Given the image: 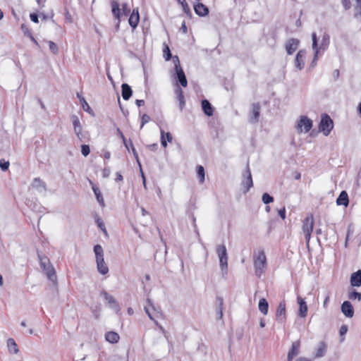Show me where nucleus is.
<instances>
[{
    "instance_id": "nucleus-1",
    "label": "nucleus",
    "mask_w": 361,
    "mask_h": 361,
    "mask_svg": "<svg viewBox=\"0 0 361 361\" xmlns=\"http://www.w3.org/2000/svg\"><path fill=\"white\" fill-rule=\"evenodd\" d=\"M97 271L102 275L109 272V267L104 262V250L102 247L97 244L94 246Z\"/></svg>"
},
{
    "instance_id": "nucleus-2",
    "label": "nucleus",
    "mask_w": 361,
    "mask_h": 361,
    "mask_svg": "<svg viewBox=\"0 0 361 361\" xmlns=\"http://www.w3.org/2000/svg\"><path fill=\"white\" fill-rule=\"evenodd\" d=\"M267 257L264 250L258 252L257 255L254 257V268L255 275L260 278L264 271L267 269Z\"/></svg>"
},
{
    "instance_id": "nucleus-3",
    "label": "nucleus",
    "mask_w": 361,
    "mask_h": 361,
    "mask_svg": "<svg viewBox=\"0 0 361 361\" xmlns=\"http://www.w3.org/2000/svg\"><path fill=\"white\" fill-rule=\"evenodd\" d=\"M240 185L244 194L247 193L253 186V180L248 163L247 164L245 169L242 174V181Z\"/></svg>"
},
{
    "instance_id": "nucleus-4",
    "label": "nucleus",
    "mask_w": 361,
    "mask_h": 361,
    "mask_svg": "<svg viewBox=\"0 0 361 361\" xmlns=\"http://www.w3.org/2000/svg\"><path fill=\"white\" fill-rule=\"evenodd\" d=\"M334 128V122L327 114L322 115L321 121L319 124V130L323 133L325 136H328Z\"/></svg>"
},
{
    "instance_id": "nucleus-5",
    "label": "nucleus",
    "mask_w": 361,
    "mask_h": 361,
    "mask_svg": "<svg viewBox=\"0 0 361 361\" xmlns=\"http://www.w3.org/2000/svg\"><path fill=\"white\" fill-rule=\"evenodd\" d=\"M216 252L219 258V264L221 271L226 273L228 270V254L227 250L225 245H219L216 247Z\"/></svg>"
},
{
    "instance_id": "nucleus-6",
    "label": "nucleus",
    "mask_w": 361,
    "mask_h": 361,
    "mask_svg": "<svg viewBox=\"0 0 361 361\" xmlns=\"http://www.w3.org/2000/svg\"><path fill=\"white\" fill-rule=\"evenodd\" d=\"M313 122L307 116H301L299 121L297 124V129L298 131H302V127H304L305 133L309 132L312 128Z\"/></svg>"
},
{
    "instance_id": "nucleus-7",
    "label": "nucleus",
    "mask_w": 361,
    "mask_h": 361,
    "mask_svg": "<svg viewBox=\"0 0 361 361\" xmlns=\"http://www.w3.org/2000/svg\"><path fill=\"white\" fill-rule=\"evenodd\" d=\"M276 320L277 322L283 324L286 320V302L282 300L279 302L276 312Z\"/></svg>"
},
{
    "instance_id": "nucleus-8",
    "label": "nucleus",
    "mask_w": 361,
    "mask_h": 361,
    "mask_svg": "<svg viewBox=\"0 0 361 361\" xmlns=\"http://www.w3.org/2000/svg\"><path fill=\"white\" fill-rule=\"evenodd\" d=\"M100 295L107 301L110 308L114 310L116 312H118L121 310L118 302L114 298L112 295L109 294L106 290H102Z\"/></svg>"
},
{
    "instance_id": "nucleus-9",
    "label": "nucleus",
    "mask_w": 361,
    "mask_h": 361,
    "mask_svg": "<svg viewBox=\"0 0 361 361\" xmlns=\"http://www.w3.org/2000/svg\"><path fill=\"white\" fill-rule=\"evenodd\" d=\"M41 268L43 269V271L45 272L47 278L49 280H50L51 282H53L54 284L57 283V276L56 274V271L52 266L51 263L49 264H44V266H40Z\"/></svg>"
},
{
    "instance_id": "nucleus-10",
    "label": "nucleus",
    "mask_w": 361,
    "mask_h": 361,
    "mask_svg": "<svg viewBox=\"0 0 361 361\" xmlns=\"http://www.w3.org/2000/svg\"><path fill=\"white\" fill-rule=\"evenodd\" d=\"M341 312L347 317L352 318L354 316L355 311L353 305L350 301L345 300L341 305Z\"/></svg>"
},
{
    "instance_id": "nucleus-11",
    "label": "nucleus",
    "mask_w": 361,
    "mask_h": 361,
    "mask_svg": "<svg viewBox=\"0 0 361 361\" xmlns=\"http://www.w3.org/2000/svg\"><path fill=\"white\" fill-rule=\"evenodd\" d=\"M300 40L296 38H291L286 43V50L288 55L293 54L298 48Z\"/></svg>"
},
{
    "instance_id": "nucleus-12",
    "label": "nucleus",
    "mask_w": 361,
    "mask_h": 361,
    "mask_svg": "<svg viewBox=\"0 0 361 361\" xmlns=\"http://www.w3.org/2000/svg\"><path fill=\"white\" fill-rule=\"evenodd\" d=\"M300 341H294L288 353L287 361H292L293 357L300 353Z\"/></svg>"
},
{
    "instance_id": "nucleus-13",
    "label": "nucleus",
    "mask_w": 361,
    "mask_h": 361,
    "mask_svg": "<svg viewBox=\"0 0 361 361\" xmlns=\"http://www.w3.org/2000/svg\"><path fill=\"white\" fill-rule=\"evenodd\" d=\"M140 22V14L138 8H134L130 15L128 23L133 29H135Z\"/></svg>"
},
{
    "instance_id": "nucleus-14",
    "label": "nucleus",
    "mask_w": 361,
    "mask_h": 361,
    "mask_svg": "<svg viewBox=\"0 0 361 361\" xmlns=\"http://www.w3.org/2000/svg\"><path fill=\"white\" fill-rule=\"evenodd\" d=\"M306 51L304 49L300 50L295 56V66L299 70H302L305 67V61L304 59L305 57Z\"/></svg>"
},
{
    "instance_id": "nucleus-15",
    "label": "nucleus",
    "mask_w": 361,
    "mask_h": 361,
    "mask_svg": "<svg viewBox=\"0 0 361 361\" xmlns=\"http://www.w3.org/2000/svg\"><path fill=\"white\" fill-rule=\"evenodd\" d=\"M193 7L195 13L200 17L206 16L209 13V8L202 3L198 2Z\"/></svg>"
},
{
    "instance_id": "nucleus-16",
    "label": "nucleus",
    "mask_w": 361,
    "mask_h": 361,
    "mask_svg": "<svg viewBox=\"0 0 361 361\" xmlns=\"http://www.w3.org/2000/svg\"><path fill=\"white\" fill-rule=\"evenodd\" d=\"M175 79L182 87H187L188 80L183 69L175 71Z\"/></svg>"
},
{
    "instance_id": "nucleus-17",
    "label": "nucleus",
    "mask_w": 361,
    "mask_h": 361,
    "mask_svg": "<svg viewBox=\"0 0 361 361\" xmlns=\"http://www.w3.org/2000/svg\"><path fill=\"white\" fill-rule=\"evenodd\" d=\"M261 106L259 103H254L252 105V116L250 119V122L252 123H256L259 121V117L260 115Z\"/></svg>"
},
{
    "instance_id": "nucleus-18",
    "label": "nucleus",
    "mask_w": 361,
    "mask_h": 361,
    "mask_svg": "<svg viewBox=\"0 0 361 361\" xmlns=\"http://www.w3.org/2000/svg\"><path fill=\"white\" fill-rule=\"evenodd\" d=\"M111 5L112 14L115 17V18L118 20V23L116 25V28L118 29L119 27V24L121 22V9L119 8V4L117 1L112 0L111 1Z\"/></svg>"
},
{
    "instance_id": "nucleus-19",
    "label": "nucleus",
    "mask_w": 361,
    "mask_h": 361,
    "mask_svg": "<svg viewBox=\"0 0 361 361\" xmlns=\"http://www.w3.org/2000/svg\"><path fill=\"white\" fill-rule=\"evenodd\" d=\"M350 283L352 287L361 286V269H358L351 274Z\"/></svg>"
},
{
    "instance_id": "nucleus-20",
    "label": "nucleus",
    "mask_w": 361,
    "mask_h": 361,
    "mask_svg": "<svg viewBox=\"0 0 361 361\" xmlns=\"http://www.w3.org/2000/svg\"><path fill=\"white\" fill-rule=\"evenodd\" d=\"M175 93L176 94V99L178 102V106L180 111H183L185 106V100L183 95V91L178 85L175 89Z\"/></svg>"
},
{
    "instance_id": "nucleus-21",
    "label": "nucleus",
    "mask_w": 361,
    "mask_h": 361,
    "mask_svg": "<svg viewBox=\"0 0 361 361\" xmlns=\"http://www.w3.org/2000/svg\"><path fill=\"white\" fill-rule=\"evenodd\" d=\"M201 106L204 114L207 116H212L214 114V107L207 99L201 102Z\"/></svg>"
},
{
    "instance_id": "nucleus-22",
    "label": "nucleus",
    "mask_w": 361,
    "mask_h": 361,
    "mask_svg": "<svg viewBox=\"0 0 361 361\" xmlns=\"http://www.w3.org/2000/svg\"><path fill=\"white\" fill-rule=\"evenodd\" d=\"M336 202L338 206L348 207L349 204L348 192L345 190H342L337 197Z\"/></svg>"
},
{
    "instance_id": "nucleus-23",
    "label": "nucleus",
    "mask_w": 361,
    "mask_h": 361,
    "mask_svg": "<svg viewBox=\"0 0 361 361\" xmlns=\"http://www.w3.org/2000/svg\"><path fill=\"white\" fill-rule=\"evenodd\" d=\"M312 49L314 51V58H313V60L312 61V66L314 65V63H315V62L317 61L318 59V54H319V48H318V38H317V34L316 32H312Z\"/></svg>"
},
{
    "instance_id": "nucleus-24",
    "label": "nucleus",
    "mask_w": 361,
    "mask_h": 361,
    "mask_svg": "<svg viewBox=\"0 0 361 361\" xmlns=\"http://www.w3.org/2000/svg\"><path fill=\"white\" fill-rule=\"evenodd\" d=\"M298 303L299 305V316L300 317L304 318L307 316V305L306 304V302L305 301V299L298 296Z\"/></svg>"
},
{
    "instance_id": "nucleus-25",
    "label": "nucleus",
    "mask_w": 361,
    "mask_h": 361,
    "mask_svg": "<svg viewBox=\"0 0 361 361\" xmlns=\"http://www.w3.org/2000/svg\"><path fill=\"white\" fill-rule=\"evenodd\" d=\"M313 224H314L313 216L312 215L307 216L305 219L304 222H303V225H302L303 233L312 232Z\"/></svg>"
},
{
    "instance_id": "nucleus-26",
    "label": "nucleus",
    "mask_w": 361,
    "mask_h": 361,
    "mask_svg": "<svg viewBox=\"0 0 361 361\" xmlns=\"http://www.w3.org/2000/svg\"><path fill=\"white\" fill-rule=\"evenodd\" d=\"M133 94L131 87L127 83L121 85V95L124 100H128Z\"/></svg>"
},
{
    "instance_id": "nucleus-27",
    "label": "nucleus",
    "mask_w": 361,
    "mask_h": 361,
    "mask_svg": "<svg viewBox=\"0 0 361 361\" xmlns=\"http://www.w3.org/2000/svg\"><path fill=\"white\" fill-rule=\"evenodd\" d=\"M161 133V144L163 147L167 146V142H171L173 140V136L171 133H165L163 129H160Z\"/></svg>"
},
{
    "instance_id": "nucleus-28",
    "label": "nucleus",
    "mask_w": 361,
    "mask_h": 361,
    "mask_svg": "<svg viewBox=\"0 0 361 361\" xmlns=\"http://www.w3.org/2000/svg\"><path fill=\"white\" fill-rule=\"evenodd\" d=\"M32 187L36 188L39 192L47 191V185L39 178H35L33 180Z\"/></svg>"
},
{
    "instance_id": "nucleus-29",
    "label": "nucleus",
    "mask_w": 361,
    "mask_h": 361,
    "mask_svg": "<svg viewBox=\"0 0 361 361\" xmlns=\"http://www.w3.org/2000/svg\"><path fill=\"white\" fill-rule=\"evenodd\" d=\"M120 336L115 331H108L105 334V339L110 343H116L118 342Z\"/></svg>"
},
{
    "instance_id": "nucleus-30",
    "label": "nucleus",
    "mask_w": 361,
    "mask_h": 361,
    "mask_svg": "<svg viewBox=\"0 0 361 361\" xmlns=\"http://www.w3.org/2000/svg\"><path fill=\"white\" fill-rule=\"evenodd\" d=\"M330 44V36L327 32H324L322 35V39L319 46H318L319 51L322 49L323 51L327 49Z\"/></svg>"
},
{
    "instance_id": "nucleus-31",
    "label": "nucleus",
    "mask_w": 361,
    "mask_h": 361,
    "mask_svg": "<svg viewBox=\"0 0 361 361\" xmlns=\"http://www.w3.org/2000/svg\"><path fill=\"white\" fill-rule=\"evenodd\" d=\"M327 345L324 341H321L319 343V346L317 348L316 353L314 355L315 357H324L326 352Z\"/></svg>"
},
{
    "instance_id": "nucleus-32",
    "label": "nucleus",
    "mask_w": 361,
    "mask_h": 361,
    "mask_svg": "<svg viewBox=\"0 0 361 361\" xmlns=\"http://www.w3.org/2000/svg\"><path fill=\"white\" fill-rule=\"evenodd\" d=\"M218 306L216 307V319H221L223 317L224 299L221 297H217Z\"/></svg>"
},
{
    "instance_id": "nucleus-33",
    "label": "nucleus",
    "mask_w": 361,
    "mask_h": 361,
    "mask_svg": "<svg viewBox=\"0 0 361 361\" xmlns=\"http://www.w3.org/2000/svg\"><path fill=\"white\" fill-rule=\"evenodd\" d=\"M92 189L94 193L97 202L102 207H104V198L99 188L96 185H93Z\"/></svg>"
},
{
    "instance_id": "nucleus-34",
    "label": "nucleus",
    "mask_w": 361,
    "mask_h": 361,
    "mask_svg": "<svg viewBox=\"0 0 361 361\" xmlns=\"http://www.w3.org/2000/svg\"><path fill=\"white\" fill-rule=\"evenodd\" d=\"M259 310L264 315L267 314L269 310V303L265 298H261L258 304Z\"/></svg>"
},
{
    "instance_id": "nucleus-35",
    "label": "nucleus",
    "mask_w": 361,
    "mask_h": 361,
    "mask_svg": "<svg viewBox=\"0 0 361 361\" xmlns=\"http://www.w3.org/2000/svg\"><path fill=\"white\" fill-rule=\"evenodd\" d=\"M7 346L11 353L16 354L19 351L18 345L13 338H8L7 340Z\"/></svg>"
},
{
    "instance_id": "nucleus-36",
    "label": "nucleus",
    "mask_w": 361,
    "mask_h": 361,
    "mask_svg": "<svg viewBox=\"0 0 361 361\" xmlns=\"http://www.w3.org/2000/svg\"><path fill=\"white\" fill-rule=\"evenodd\" d=\"M176 1L178 2V4H180V6H182L183 12L185 13V15L189 18H192V13L190 9L189 6H188V3L186 2V1L185 0H176Z\"/></svg>"
},
{
    "instance_id": "nucleus-37",
    "label": "nucleus",
    "mask_w": 361,
    "mask_h": 361,
    "mask_svg": "<svg viewBox=\"0 0 361 361\" xmlns=\"http://www.w3.org/2000/svg\"><path fill=\"white\" fill-rule=\"evenodd\" d=\"M348 298L350 300L361 301V293L357 291L355 289H351L348 293Z\"/></svg>"
},
{
    "instance_id": "nucleus-38",
    "label": "nucleus",
    "mask_w": 361,
    "mask_h": 361,
    "mask_svg": "<svg viewBox=\"0 0 361 361\" xmlns=\"http://www.w3.org/2000/svg\"><path fill=\"white\" fill-rule=\"evenodd\" d=\"M196 173L200 183H203L205 179V171L204 167L201 165H197L196 168Z\"/></svg>"
},
{
    "instance_id": "nucleus-39",
    "label": "nucleus",
    "mask_w": 361,
    "mask_h": 361,
    "mask_svg": "<svg viewBox=\"0 0 361 361\" xmlns=\"http://www.w3.org/2000/svg\"><path fill=\"white\" fill-rule=\"evenodd\" d=\"M72 121L74 128L75 133H79L82 130V128L80 124V120L77 116L73 115L72 116Z\"/></svg>"
},
{
    "instance_id": "nucleus-40",
    "label": "nucleus",
    "mask_w": 361,
    "mask_h": 361,
    "mask_svg": "<svg viewBox=\"0 0 361 361\" xmlns=\"http://www.w3.org/2000/svg\"><path fill=\"white\" fill-rule=\"evenodd\" d=\"M37 257L39 261L40 266H44V264H49V259L42 252L37 250Z\"/></svg>"
},
{
    "instance_id": "nucleus-41",
    "label": "nucleus",
    "mask_w": 361,
    "mask_h": 361,
    "mask_svg": "<svg viewBox=\"0 0 361 361\" xmlns=\"http://www.w3.org/2000/svg\"><path fill=\"white\" fill-rule=\"evenodd\" d=\"M163 56L166 61H169L172 58V54L169 47L166 44H164Z\"/></svg>"
},
{
    "instance_id": "nucleus-42",
    "label": "nucleus",
    "mask_w": 361,
    "mask_h": 361,
    "mask_svg": "<svg viewBox=\"0 0 361 361\" xmlns=\"http://www.w3.org/2000/svg\"><path fill=\"white\" fill-rule=\"evenodd\" d=\"M117 133L120 136V137L122 139L123 143L126 148L129 151V141L127 140L126 137L124 136L123 132L119 128H117Z\"/></svg>"
},
{
    "instance_id": "nucleus-43",
    "label": "nucleus",
    "mask_w": 361,
    "mask_h": 361,
    "mask_svg": "<svg viewBox=\"0 0 361 361\" xmlns=\"http://www.w3.org/2000/svg\"><path fill=\"white\" fill-rule=\"evenodd\" d=\"M348 327L346 324H343L339 329V334L341 337V342L345 340V335L348 332Z\"/></svg>"
},
{
    "instance_id": "nucleus-44",
    "label": "nucleus",
    "mask_w": 361,
    "mask_h": 361,
    "mask_svg": "<svg viewBox=\"0 0 361 361\" xmlns=\"http://www.w3.org/2000/svg\"><path fill=\"white\" fill-rule=\"evenodd\" d=\"M262 200L264 204H268L274 202V197L271 196L269 193L264 192L262 195Z\"/></svg>"
},
{
    "instance_id": "nucleus-45",
    "label": "nucleus",
    "mask_w": 361,
    "mask_h": 361,
    "mask_svg": "<svg viewBox=\"0 0 361 361\" xmlns=\"http://www.w3.org/2000/svg\"><path fill=\"white\" fill-rule=\"evenodd\" d=\"M129 143H130V146L132 152L133 154V156H134L135 159H136V161H137L140 168H141L142 166H141V164H140V159H139L138 154H137L135 148L134 147V145H133V144L132 142V140L130 139L129 140Z\"/></svg>"
},
{
    "instance_id": "nucleus-46",
    "label": "nucleus",
    "mask_w": 361,
    "mask_h": 361,
    "mask_svg": "<svg viewBox=\"0 0 361 361\" xmlns=\"http://www.w3.org/2000/svg\"><path fill=\"white\" fill-rule=\"evenodd\" d=\"M171 59L173 60V63L174 64L175 71L183 69L180 66L179 58L177 55L172 56Z\"/></svg>"
},
{
    "instance_id": "nucleus-47",
    "label": "nucleus",
    "mask_w": 361,
    "mask_h": 361,
    "mask_svg": "<svg viewBox=\"0 0 361 361\" xmlns=\"http://www.w3.org/2000/svg\"><path fill=\"white\" fill-rule=\"evenodd\" d=\"M48 44H49V47L50 51L54 54H57L59 53V47H58L57 44L52 41H49Z\"/></svg>"
},
{
    "instance_id": "nucleus-48",
    "label": "nucleus",
    "mask_w": 361,
    "mask_h": 361,
    "mask_svg": "<svg viewBox=\"0 0 361 361\" xmlns=\"http://www.w3.org/2000/svg\"><path fill=\"white\" fill-rule=\"evenodd\" d=\"M80 103H81V105H82L83 109L85 111H87V112L92 111V110L91 109L89 104H87V102H86L85 99L83 97H81Z\"/></svg>"
},
{
    "instance_id": "nucleus-49",
    "label": "nucleus",
    "mask_w": 361,
    "mask_h": 361,
    "mask_svg": "<svg viewBox=\"0 0 361 361\" xmlns=\"http://www.w3.org/2000/svg\"><path fill=\"white\" fill-rule=\"evenodd\" d=\"M81 153L84 157H87L90 153V148L88 145H81Z\"/></svg>"
},
{
    "instance_id": "nucleus-50",
    "label": "nucleus",
    "mask_w": 361,
    "mask_h": 361,
    "mask_svg": "<svg viewBox=\"0 0 361 361\" xmlns=\"http://www.w3.org/2000/svg\"><path fill=\"white\" fill-rule=\"evenodd\" d=\"M9 165L10 164L8 161H6L4 159L0 160V168L3 171H7L8 169Z\"/></svg>"
},
{
    "instance_id": "nucleus-51",
    "label": "nucleus",
    "mask_w": 361,
    "mask_h": 361,
    "mask_svg": "<svg viewBox=\"0 0 361 361\" xmlns=\"http://www.w3.org/2000/svg\"><path fill=\"white\" fill-rule=\"evenodd\" d=\"M96 223L99 228L106 234L107 235V231L106 230V228L104 226L103 221L100 218H97L96 220Z\"/></svg>"
},
{
    "instance_id": "nucleus-52",
    "label": "nucleus",
    "mask_w": 361,
    "mask_h": 361,
    "mask_svg": "<svg viewBox=\"0 0 361 361\" xmlns=\"http://www.w3.org/2000/svg\"><path fill=\"white\" fill-rule=\"evenodd\" d=\"M149 121H150V117L146 114H143L141 118L140 128H142Z\"/></svg>"
},
{
    "instance_id": "nucleus-53",
    "label": "nucleus",
    "mask_w": 361,
    "mask_h": 361,
    "mask_svg": "<svg viewBox=\"0 0 361 361\" xmlns=\"http://www.w3.org/2000/svg\"><path fill=\"white\" fill-rule=\"evenodd\" d=\"M39 14H37L36 13H31L30 14V20L35 23H39Z\"/></svg>"
},
{
    "instance_id": "nucleus-54",
    "label": "nucleus",
    "mask_w": 361,
    "mask_h": 361,
    "mask_svg": "<svg viewBox=\"0 0 361 361\" xmlns=\"http://www.w3.org/2000/svg\"><path fill=\"white\" fill-rule=\"evenodd\" d=\"M122 13L124 15V16H128L129 13H130V8H128V5L126 3H124L122 4Z\"/></svg>"
},
{
    "instance_id": "nucleus-55",
    "label": "nucleus",
    "mask_w": 361,
    "mask_h": 361,
    "mask_svg": "<svg viewBox=\"0 0 361 361\" xmlns=\"http://www.w3.org/2000/svg\"><path fill=\"white\" fill-rule=\"evenodd\" d=\"M341 3L345 10H348L350 8L351 2L350 0H342Z\"/></svg>"
},
{
    "instance_id": "nucleus-56",
    "label": "nucleus",
    "mask_w": 361,
    "mask_h": 361,
    "mask_svg": "<svg viewBox=\"0 0 361 361\" xmlns=\"http://www.w3.org/2000/svg\"><path fill=\"white\" fill-rule=\"evenodd\" d=\"M54 12L51 11V16H49V15H47L45 14L44 12H42L39 13V16L42 18V20H47L48 18H52L54 17Z\"/></svg>"
},
{
    "instance_id": "nucleus-57",
    "label": "nucleus",
    "mask_w": 361,
    "mask_h": 361,
    "mask_svg": "<svg viewBox=\"0 0 361 361\" xmlns=\"http://www.w3.org/2000/svg\"><path fill=\"white\" fill-rule=\"evenodd\" d=\"M111 174V170L109 167H105L102 171V176L104 178H108Z\"/></svg>"
},
{
    "instance_id": "nucleus-58",
    "label": "nucleus",
    "mask_w": 361,
    "mask_h": 361,
    "mask_svg": "<svg viewBox=\"0 0 361 361\" xmlns=\"http://www.w3.org/2000/svg\"><path fill=\"white\" fill-rule=\"evenodd\" d=\"M278 214H279V216L282 219H284L286 218V209H285V207L279 209L278 210Z\"/></svg>"
},
{
    "instance_id": "nucleus-59",
    "label": "nucleus",
    "mask_w": 361,
    "mask_h": 361,
    "mask_svg": "<svg viewBox=\"0 0 361 361\" xmlns=\"http://www.w3.org/2000/svg\"><path fill=\"white\" fill-rule=\"evenodd\" d=\"M140 173H141V176H142V184H143L144 188L146 189L147 188L146 178H145V173L142 169V167L140 168Z\"/></svg>"
},
{
    "instance_id": "nucleus-60",
    "label": "nucleus",
    "mask_w": 361,
    "mask_h": 361,
    "mask_svg": "<svg viewBox=\"0 0 361 361\" xmlns=\"http://www.w3.org/2000/svg\"><path fill=\"white\" fill-rule=\"evenodd\" d=\"M145 312L147 313V314L148 315V317H149V319L155 322V319L154 318L152 313L150 312L149 308L147 307H145Z\"/></svg>"
},
{
    "instance_id": "nucleus-61",
    "label": "nucleus",
    "mask_w": 361,
    "mask_h": 361,
    "mask_svg": "<svg viewBox=\"0 0 361 361\" xmlns=\"http://www.w3.org/2000/svg\"><path fill=\"white\" fill-rule=\"evenodd\" d=\"M21 30H23V32H24V34L27 36H28V31H30L29 30V28L27 27L26 25L25 24H22L21 25Z\"/></svg>"
},
{
    "instance_id": "nucleus-62",
    "label": "nucleus",
    "mask_w": 361,
    "mask_h": 361,
    "mask_svg": "<svg viewBox=\"0 0 361 361\" xmlns=\"http://www.w3.org/2000/svg\"><path fill=\"white\" fill-rule=\"evenodd\" d=\"M148 148L153 152H155L158 149V145L157 143H154L152 145H148Z\"/></svg>"
},
{
    "instance_id": "nucleus-63",
    "label": "nucleus",
    "mask_w": 361,
    "mask_h": 361,
    "mask_svg": "<svg viewBox=\"0 0 361 361\" xmlns=\"http://www.w3.org/2000/svg\"><path fill=\"white\" fill-rule=\"evenodd\" d=\"M123 180V177L121 175V173L120 172H116L115 180L118 182V181H122Z\"/></svg>"
},
{
    "instance_id": "nucleus-64",
    "label": "nucleus",
    "mask_w": 361,
    "mask_h": 361,
    "mask_svg": "<svg viewBox=\"0 0 361 361\" xmlns=\"http://www.w3.org/2000/svg\"><path fill=\"white\" fill-rule=\"evenodd\" d=\"M75 135H77L78 138L80 140V141H84L85 140V135L82 133V130L79 133H76Z\"/></svg>"
}]
</instances>
